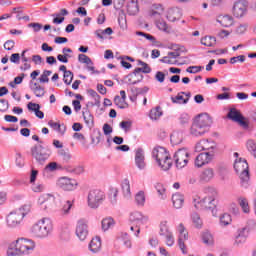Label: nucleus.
Wrapping results in <instances>:
<instances>
[{"label": "nucleus", "instance_id": "obj_64", "mask_svg": "<svg viewBox=\"0 0 256 256\" xmlns=\"http://www.w3.org/2000/svg\"><path fill=\"white\" fill-rule=\"evenodd\" d=\"M7 109H9V101H7L5 99H1L0 100V112L5 113V111H7Z\"/></svg>", "mask_w": 256, "mask_h": 256}, {"label": "nucleus", "instance_id": "obj_61", "mask_svg": "<svg viewBox=\"0 0 256 256\" xmlns=\"http://www.w3.org/2000/svg\"><path fill=\"white\" fill-rule=\"evenodd\" d=\"M136 35L140 37H145V39H147V41H151V43H156L157 41V39H155L153 35L147 34L145 32L137 31Z\"/></svg>", "mask_w": 256, "mask_h": 256}, {"label": "nucleus", "instance_id": "obj_24", "mask_svg": "<svg viewBox=\"0 0 256 256\" xmlns=\"http://www.w3.org/2000/svg\"><path fill=\"white\" fill-rule=\"evenodd\" d=\"M59 71L64 72L63 81L65 85H71V83H73V77H74L73 72H71L70 70H67V66L65 65H61L59 67Z\"/></svg>", "mask_w": 256, "mask_h": 256}, {"label": "nucleus", "instance_id": "obj_2", "mask_svg": "<svg viewBox=\"0 0 256 256\" xmlns=\"http://www.w3.org/2000/svg\"><path fill=\"white\" fill-rule=\"evenodd\" d=\"M211 125H213L211 117L208 114H200L194 119L190 127V135L192 137H203L205 133H209Z\"/></svg>", "mask_w": 256, "mask_h": 256}, {"label": "nucleus", "instance_id": "obj_8", "mask_svg": "<svg viewBox=\"0 0 256 256\" xmlns=\"http://www.w3.org/2000/svg\"><path fill=\"white\" fill-rule=\"evenodd\" d=\"M87 201L90 209H97L105 201V192L100 189H92L88 192Z\"/></svg>", "mask_w": 256, "mask_h": 256}, {"label": "nucleus", "instance_id": "obj_34", "mask_svg": "<svg viewBox=\"0 0 256 256\" xmlns=\"http://www.w3.org/2000/svg\"><path fill=\"white\" fill-rule=\"evenodd\" d=\"M121 187L124 197H126V199L131 198V184L129 183V180L125 179L122 182Z\"/></svg>", "mask_w": 256, "mask_h": 256}, {"label": "nucleus", "instance_id": "obj_60", "mask_svg": "<svg viewBox=\"0 0 256 256\" xmlns=\"http://www.w3.org/2000/svg\"><path fill=\"white\" fill-rule=\"evenodd\" d=\"M53 73L51 70H44L43 74L40 76V83H49V76Z\"/></svg>", "mask_w": 256, "mask_h": 256}, {"label": "nucleus", "instance_id": "obj_5", "mask_svg": "<svg viewBox=\"0 0 256 256\" xmlns=\"http://www.w3.org/2000/svg\"><path fill=\"white\" fill-rule=\"evenodd\" d=\"M152 157L163 171H169V169H171L173 160L171 159V156H169L167 149L161 146L155 147L152 151Z\"/></svg>", "mask_w": 256, "mask_h": 256}, {"label": "nucleus", "instance_id": "obj_21", "mask_svg": "<svg viewBox=\"0 0 256 256\" xmlns=\"http://www.w3.org/2000/svg\"><path fill=\"white\" fill-rule=\"evenodd\" d=\"M247 237H249L248 232L243 228L239 229L235 237L234 245H237V247H239V245H243V243L247 241Z\"/></svg>", "mask_w": 256, "mask_h": 256}, {"label": "nucleus", "instance_id": "obj_33", "mask_svg": "<svg viewBox=\"0 0 256 256\" xmlns=\"http://www.w3.org/2000/svg\"><path fill=\"white\" fill-rule=\"evenodd\" d=\"M138 65H141L142 68H136L134 70V75H137V73H145V74L151 73V67H149V64L141 60H138Z\"/></svg>", "mask_w": 256, "mask_h": 256}, {"label": "nucleus", "instance_id": "obj_38", "mask_svg": "<svg viewBox=\"0 0 256 256\" xmlns=\"http://www.w3.org/2000/svg\"><path fill=\"white\" fill-rule=\"evenodd\" d=\"M48 125L52 129H54V131H58V133H61L62 135L65 134V130H66L65 125H61V124H59L57 122H54L53 120H50L48 122Z\"/></svg>", "mask_w": 256, "mask_h": 256}, {"label": "nucleus", "instance_id": "obj_51", "mask_svg": "<svg viewBox=\"0 0 256 256\" xmlns=\"http://www.w3.org/2000/svg\"><path fill=\"white\" fill-rule=\"evenodd\" d=\"M170 233H172V232L169 231V226H167V222H162V223L160 224V232H159V235H160L161 237H166V236L170 235Z\"/></svg>", "mask_w": 256, "mask_h": 256}, {"label": "nucleus", "instance_id": "obj_15", "mask_svg": "<svg viewBox=\"0 0 256 256\" xmlns=\"http://www.w3.org/2000/svg\"><path fill=\"white\" fill-rule=\"evenodd\" d=\"M247 7H249V3L246 0L236 1L233 6L234 17H243L247 13Z\"/></svg>", "mask_w": 256, "mask_h": 256}, {"label": "nucleus", "instance_id": "obj_30", "mask_svg": "<svg viewBox=\"0 0 256 256\" xmlns=\"http://www.w3.org/2000/svg\"><path fill=\"white\" fill-rule=\"evenodd\" d=\"M78 61L79 63H84L85 65H88V71H95V67H93V61L91 60V58H89V56L85 54H79Z\"/></svg>", "mask_w": 256, "mask_h": 256}, {"label": "nucleus", "instance_id": "obj_42", "mask_svg": "<svg viewBox=\"0 0 256 256\" xmlns=\"http://www.w3.org/2000/svg\"><path fill=\"white\" fill-rule=\"evenodd\" d=\"M172 49H174V51L169 52L168 55L172 59H177V57H181V52H183L185 48L180 47L179 45H174V46H172Z\"/></svg>", "mask_w": 256, "mask_h": 256}, {"label": "nucleus", "instance_id": "obj_16", "mask_svg": "<svg viewBox=\"0 0 256 256\" xmlns=\"http://www.w3.org/2000/svg\"><path fill=\"white\" fill-rule=\"evenodd\" d=\"M213 157H215V153L213 152H202L195 159L196 167H203V165H208L213 161Z\"/></svg>", "mask_w": 256, "mask_h": 256}, {"label": "nucleus", "instance_id": "obj_56", "mask_svg": "<svg viewBox=\"0 0 256 256\" xmlns=\"http://www.w3.org/2000/svg\"><path fill=\"white\" fill-rule=\"evenodd\" d=\"M119 195V190L117 188H112L110 190V203L112 205H117V197Z\"/></svg>", "mask_w": 256, "mask_h": 256}, {"label": "nucleus", "instance_id": "obj_57", "mask_svg": "<svg viewBox=\"0 0 256 256\" xmlns=\"http://www.w3.org/2000/svg\"><path fill=\"white\" fill-rule=\"evenodd\" d=\"M88 93L93 97L95 105L99 107V105H101V96H99V94H97V92L93 89L88 90Z\"/></svg>", "mask_w": 256, "mask_h": 256}, {"label": "nucleus", "instance_id": "obj_10", "mask_svg": "<svg viewBox=\"0 0 256 256\" xmlns=\"http://www.w3.org/2000/svg\"><path fill=\"white\" fill-rule=\"evenodd\" d=\"M15 243L21 255H29L35 250V242L33 240L18 238Z\"/></svg>", "mask_w": 256, "mask_h": 256}, {"label": "nucleus", "instance_id": "obj_32", "mask_svg": "<svg viewBox=\"0 0 256 256\" xmlns=\"http://www.w3.org/2000/svg\"><path fill=\"white\" fill-rule=\"evenodd\" d=\"M127 13L128 15H137L139 13V4L137 0H131L127 4Z\"/></svg>", "mask_w": 256, "mask_h": 256}, {"label": "nucleus", "instance_id": "obj_41", "mask_svg": "<svg viewBox=\"0 0 256 256\" xmlns=\"http://www.w3.org/2000/svg\"><path fill=\"white\" fill-rule=\"evenodd\" d=\"M134 78H135V71H133L132 74H129L125 77V79H127L126 83H128V85H137V83H141L143 81V75H139L138 80H134Z\"/></svg>", "mask_w": 256, "mask_h": 256}, {"label": "nucleus", "instance_id": "obj_39", "mask_svg": "<svg viewBox=\"0 0 256 256\" xmlns=\"http://www.w3.org/2000/svg\"><path fill=\"white\" fill-rule=\"evenodd\" d=\"M192 223L196 229H201L203 227V220H201V216L198 213L194 212L191 215Z\"/></svg>", "mask_w": 256, "mask_h": 256}, {"label": "nucleus", "instance_id": "obj_18", "mask_svg": "<svg viewBox=\"0 0 256 256\" xmlns=\"http://www.w3.org/2000/svg\"><path fill=\"white\" fill-rule=\"evenodd\" d=\"M199 179L202 183H209L215 179V169L205 168L200 173Z\"/></svg>", "mask_w": 256, "mask_h": 256}, {"label": "nucleus", "instance_id": "obj_47", "mask_svg": "<svg viewBox=\"0 0 256 256\" xmlns=\"http://www.w3.org/2000/svg\"><path fill=\"white\" fill-rule=\"evenodd\" d=\"M161 115H163V111H161V108L159 106L153 108L150 111V119H152V121H157V119H159Z\"/></svg>", "mask_w": 256, "mask_h": 256}, {"label": "nucleus", "instance_id": "obj_50", "mask_svg": "<svg viewBox=\"0 0 256 256\" xmlns=\"http://www.w3.org/2000/svg\"><path fill=\"white\" fill-rule=\"evenodd\" d=\"M231 215L228 213H224L222 216H220V225L222 227H227V225H231Z\"/></svg>", "mask_w": 256, "mask_h": 256}, {"label": "nucleus", "instance_id": "obj_45", "mask_svg": "<svg viewBox=\"0 0 256 256\" xmlns=\"http://www.w3.org/2000/svg\"><path fill=\"white\" fill-rule=\"evenodd\" d=\"M115 225V220L113 218H104L102 220V229L103 231H109L111 227Z\"/></svg>", "mask_w": 256, "mask_h": 256}, {"label": "nucleus", "instance_id": "obj_63", "mask_svg": "<svg viewBox=\"0 0 256 256\" xmlns=\"http://www.w3.org/2000/svg\"><path fill=\"white\" fill-rule=\"evenodd\" d=\"M204 69L203 66H190L186 69V72L187 73H192V74H195V73H200V71Z\"/></svg>", "mask_w": 256, "mask_h": 256}, {"label": "nucleus", "instance_id": "obj_53", "mask_svg": "<svg viewBox=\"0 0 256 256\" xmlns=\"http://www.w3.org/2000/svg\"><path fill=\"white\" fill-rule=\"evenodd\" d=\"M202 241L205 245H213V235L211 232H204L202 235Z\"/></svg>", "mask_w": 256, "mask_h": 256}, {"label": "nucleus", "instance_id": "obj_25", "mask_svg": "<svg viewBox=\"0 0 256 256\" xmlns=\"http://www.w3.org/2000/svg\"><path fill=\"white\" fill-rule=\"evenodd\" d=\"M181 17H182L181 9L172 8V9L168 10V14H167L168 21H171L173 23L175 21H179V19H181Z\"/></svg>", "mask_w": 256, "mask_h": 256}, {"label": "nucleus", "instance_id": "obj_27", "mask_svg": "<svg viewBox=\"0 0 256 256\" xmlns=\"http://www.w3.org/2000/svg\"><path fill=\"white\" fill-rule=\"evenodd\" d=\"M217 23L222 27H231L233 25V17L229 15H220L217 17Z\"/></svg>", "mask_w": 256, "mask_h": 256}, {"label": "nucleus", "instance_id": "obj_7", "mask_svg": "<svg viewBox=\"0 0 256 256\" xmlns=\"http://www.w3.org/2000/svg\"><path fill=\"white\" fill-rule=\"evenodd\" d=\"M31 155L38 165H45L49 157H51V150L43 147V145H36L31 148Z\"/></svg>", "mask_w": 256, "mask_h": 256}, {"label": "nucleus", "instance_id": "obj_11", "mask_svg": "<svg viewBox=\"0 0 256 256\" xmlns=\"http://www.w3.org/2000/svg\"><path fill=\"white\" fill-rule=\"evenodd\" d=\"M174 161L177 169L187 167V163H189V151L187 148L178 149L174 154Z\"/></svg>", "mask_w": 256, "mask_h": 256}, {"label": "nucleus", "instance_id": "obj_46", "mask_svg": "<svg viewBox=\"0 0 256 256\" xmlns=\"http://www.w3.org/2000/svg\"><path fill=\"white\" fill-rule=\"evenodd\" d=\"M246 148L248 149L249 153H251V155H253V157H255V159H256V143H255V140L249 139L246 142Z\"/></svg>", "mask_w": 256, "mask_h": 256}, {"label": "nucleus", "instance_id": "obj_6", "mask_svg": "<svg viewBox=\"0 0 256 256\" xmlns=\"http://www.w3.org/2000/svg\"><path fill=\"white\" fill-rule=\"evenodd\" d=\"M234 171H236L237 175L240 177V185L243 189L249 188V164L247 160L243 158L236 159L234 162Z\"/></svg>", "mask_w": 256, "mask_h": 256}, {"label": "nucleus", "instance_id": "obj_23", "mask_svg": "<svg viewBox=\"0 0 256 256\" xmlns=\"http://www.w3.org/2000/svg\"><path fill=\"white\" fill-rule=\"evenodd\" d=\"M149 15L154 19H159L163 15V5L153 4L149 10Z\"/></svg>", "mask_w": 256, "mask_h": 256}, {"label": "nucleus", "instance_id": "obj_26", "mask_svg": "<svg viewBox=\"0 0 256 256\" xmlns=\"http://www.w3.org/2000/svg\"><path fill=\"white\" fill-rule=\"evenodd\" d=\"M27 108L29 111H34L36 117H38V119H43L45 117V113H43V111H41V105L37 104V103H33L30 102L27 105Z\"/></svg>", "mask_w": 256, "mask_h": 256}, {"label": "nucleus", "instance_id": "obj_48", "mask_svg": "<svg viewBox=\"0 0 256 256\" xmlns=\"http://www.w3.org/2000/svg\"><path fill=\"white\" fill-rule=\"evenodd\" d=\"M73 139H76V141H80V143H82L83 147H85L86 149H89V146L87 145V139L85 138V135H83L79 132H75L73 134Z\"/></svg>", "mask_w": 256, "mask_h": 256}, {"label": "nucleus", "instance_id": "obj_22", "mask_svg": "<svg viewBox=\"0 0 256 256\" xmlns=\"http://www.w3.org/2000/svg\"><path fill=\"white\" fill-rule=\"evenodd\" d=\"M66 15H69V11L65 8L61 9L59 13L52 14V17H54L52 23L54 25H61L65 21Z\"/></svg>", "mask_w": 256, "mask_h": 256}, {"label": "nucleus", "instance_id": "obj_37", "mask_svg": "<svg viewBox=\"0 0 256 256\" xmlns=\"http://www.w3.org/2000/svg\"><path fill=\"white\" fill-rule=\"evenodd\" d=\"M182 95H185V92H180L177 94L176 97H171L172 103H179L186 105V103H189V98H185Z\"/></svg>", "mask_w": 256, "mask_h": 256}, {"label": "nucleus", "instance_id": "obj_20", "mask_svg": "<svg viewBox=\"0 0 256 256\" xmlns=\"http://www.w3.org/2000/svg\"><path fill=\"white\" fill-rule=\"evenodd\" d=\"M82 115L87 127L90 129L95 127V118L93 117V114H91V111H89V108H84Z\"/></svg>", "mask_w": 256, "mask_h": 256}, {"label": "nucleus", "instance_id": "obj_43", "mask_svg": "<svg viewBox=\"0 0 256 256\" xmlns=\"http://www.w3.org/2000/svg\"><path fill=\"white\" fill-rule=\"evenodd\" d=\"M114 104L117 105L119 109H127L128 107L127 101L119 95L114 97Z\"/></svg>", "mask_w": 256, "mask_h": 256}, {"label": "nucleus", "instance_id": "obj_4", "mask_svg": "<svg viewBox=\"0 0 256 256\" xmlns=\"http://www.w3.org/2000/svg\"><path fill=\"white\" fill-rule=\"evenodd\" d=\"M31 213V205H23L22 207L10 212L6 217L7 227L15 229L23 223V219Z\"/></svg>", "mask_w": 256, "mask_h": 256}, {"label": "nucleus", "instance_id": "obj_3", "mask_svg": "<svg viewBox=\"0 0 256 256\" xmlns=\"http://www.w3.org/2000/svg\"><path fill=\"white\" fill-rule=\"evenodd\" d=\"M30 231L36 239H47L53 233V220L49 217L41 218L33 224Z\"/></svg>", "mask_w": 256, "mask_h": 256}, {"label": "nucleus", "instance_id": "obj_29", "mask_svg": "<svg viewBox=\"0 0 256 256\" xmlns=\"http://www.w3.org/2000/svg\"><path fill=\"white\" fill-rule=\"evenodd\" d=\"M89 250L92 253H99L101 251V238L95 237L89 243Z\"/></svg>", "mask_w": 256, "mask_h": 256}, {"label": "nucleus", "instance_id": "obj_44", "mask_svg": "<svg viewBox=\"0 0 256 256\" xmlns=\"http://www.w3.org/2000/svg\"><path fill=\"white\" fill-rule=\"evenodd\" d=\"M202 145L204 147V151H208V153H215V143L213 141H209V140H202Z\"/></svg>", "mask_w": 256, "mask_h": 256}, {"label": "nucleus", "instance_id": "obj_14", "mask_svg": "<svg viewBox=\"0 0 256 256\" xmlns=\"http://www.w3.org/2000/svg\"><path fill=\"white\" fill-rule=\"evenodd\" d=\"M89 235V226L87 225V220L80 219L76 225V236L80 241H85Z\"/></svg>", "mask_w": 256, "mask_h": 256}, {"label": "nucleus", "instance_id": "obj_40", "mask_svg": "<svg viewBox=\"0 0 256 256\" xmlns=\"http://www.w3.org/2000/svg\"><path fill=\"white\" fill-rule=\"evenodd\" d=\"M19 255H21V252L19 251L17 244L15 242H12L8 247L7 256H19Z\"/></svg>", "mask_w": 256, "mask_h": 256}, {"label": "nucleus", "instance_id": "obj_35", "mask_svg": "<svg viewBox=\"0 0 256 256\" xmlns=\"http://www.w3.org/2000/svg\"><path fill=\"white\" fill-rule=\"evenodd\" d=\"M170 141L172 145H180V143H183V133L173 132L170 136Z\"/></svg>", "mask_w": 256, "mask_h": 256}, {"label": "nucleus", "instance_id": "obj_28", "mask_svg": "<svg viewBox=\"0 0 256 256\" xmlns=\"http://www.w3.org/2000/svg\"><path fill=\"white\" fill-rule=\"evenodd\" d=\"M71 207H73V201L66 200L61 203L60 214L63 217H67L71 213Z\"/></svg>", "mask_w": 256, "mask_h": 256}, {"label": "nucleus", "instance_id": "obj_31", "mask_svg": "<svg viewBox=\"0 0 256 256\" xmlns=\"http://www.w3.org/2000/svg\"><path fill=\"white\" fill-rule=\"evenodd\" d=\"M172 202L175 209H181V207H183V203L185 202V197L180 193H176L172 196Z\"/></svg>", "mask_w": 256, "mask_h": 256}, {"label": "nucleus", "instance_id": "obj_62", "mask_svg": "<svg viewBox=\"0 0 256 256\" xmlns=\"http://www.w3.org/2000/svg\"><path fill=\"white\" fill-rule=\"evenodd\" d=\"M155 189H156L157 193L161 196V199L166 198V196H165V186H163V184L157 183L155 185Z\"/></svg>", "mask_w": 256, "mask_h": 256}, {"label": "nucleus", "instance_id": "obj_54", "mask_svg": "<svg viewBox=\"0 0 256 256\" xmlns=\"http://www.w3.org/2000/svg\"><path fill=\"white\" fill-rule=\"evenodd\" d=\"M178 120H179L180 125H182L184 127L185 125H189V121H191V116H189V114H187V113H182L179 116Z\"/></svg>", "mask_w": 256, "mask_h": 256}, {"label": "nucleus", "instance_id": "obj_9", "mask_svg": "<svg viewBox=\"0 0 256 256\" xmlns=\"http://www.w3.org/2000/svg\"><path fill=\"white\" fill-rule=\"evenodd\" d=\"M130 223L136 227L135 237H139V233H141V226L146 225L147 221H149V217L145 216L141 212H132L130 214Z\"/></svg>", "mask_w": 256, "mask_h": 256}, {"label": "nucleus", "instance_id": "obj_52", "mask_svg": "<svg viewBox=\"0 0 256 256\" xmlns=\"http://www.w3.org/2000/svg\"><path fill=\"white\" fill-rule=\"evenodd\" d=\"M31 189L34 193H43L45 191V184L43 183H32Z\"/></svg>", "mask_w": 256, "mask_h": 256}, {"label": "nucleus", "instance_id": "obj_55", "mask_svg": "<svg viewBox=\"0 0 256 256\" xmlns=\"http://www.w3.org/2000/svg\"><path fill=\"white\" fill-rule=\"evenodd\" d=\"M58 155L62 157L65 163H69V161H71V153H69V150L61 149L58 151Z\"/></svg>", "mask_w": 256, "mask_h": 256}, {"label": "nucleus", "instance_id": "obj_36", "mask_svg": "<svg viewBox=\"0 0 256 256\" xmlns=\"http://www.w3.org/2000/svg\"><path fill=\"white\" fill-rule=\"evenodd\" d=\"M217 43V39L212 36H206L201 39V45H204L205 47H215Z\"/></svg>", "mask_w": 256, "mask_h": 256}, {"label": "nucleus", "instance_id": "obj_12", "mask_svg": "<svg viewBox=\"0 0 256 256\" xmlns=\"http://www.w3.org/2000/svg\"><path fill=\"white\" fill-rule=\"evenodd\" d=\"M56 185L59 189H62V191H75L79 183L73 178L64 176L57 180Z\"/></svg>", "mask_w": 256, "mask_h": 256}, {"label": "nucleus", "instance_id": "obj_19", "mask_svg": "<svg viewBox=\"0 0 256 256\" xmlns=\"http://www.w3.org/2000/svg\"><path fill=\"white\" fill-rule=\"evenodd\" d=\"M135 165L138 169L143 170L146 167L145 164V151L143 148H138L135 153Z\"/></svg>", "mask_w": 256, "mask_h": 256}, {"label": "nucleus", "instance_id": "obj_58", "mask_svg": "<svg viewBox=\"0 0 256 256\" xmlns=\"http://www.w3.org/2000/svg\"><path fill=\"white\" fill-rule=\"evenodd\" d=\"M240 207L244 213H249V202L245 198H239L238 200Z\"/></svg>", "mask_w": 256, "mask_h": 256}, {"label": "nucleus", "instance_id": "obj_59", "mask_svg": "<svg viewBox=\"0 0 256 256\" xmlns=\"http://www.w3.org/2000/svg\"><path fill=\"white\" fill-rule=\"evenodd\" d=\"M242 229H245L248 234L251 233V231H255L256 229L255 220H248L246 226L243 227Z\"/></svg>", "mask_w": 256, "mask_h": 256}, {"label": "nucleus", "instance_id": "obj_13", "mask_svg": "<svg viewBox=\"0 0 256 256\" xmlns=\"http://www.w3.org/2000/svg\"><path fill=\"white\" fill-rule=\"evenodd\" d=\"M228 119L231 121H234V123H239L241 127H249V123L245 121V117H243V114L237 108H231L227 114Z\"/></svg>", "mask_w": 256, "mask_h": 256}, {"label": "nucleus", "instance_id": "obj_17", "mask_svg": "<svg viewBox=\"0 0 256 256\" xmlns=\"http://www.w3.org/2000/svg\"><path fill=\"white\" fill-rule=\"evenodd\" d=\"M177 230L179 233L178 245H179V248L181 249L182 253L185 254V253H187L185 251V241H187V239H189V232H187L183 223L179 224Z\"/></svg>", "mask_w": 256, "mask_h": 256}, {"label": "nucleus", "instance_id": "obj_49", "mask_svg": "<svg viewBox=\"0 0 256 256\" xmlns=\"http://www.w3.org/2000/svg\"><path fill=\"white\" fill-rule=\"evenodd\" d=\"M135 202L139 207H143L145 205V192H138L135 196Z\"/></svg>", "mask_w": 256, "mask_h": 256}, {"label": "nucleus", "instance_id": "obj_1", "mask_svg": "<svg viewBox=\"0 0 256 256\" xmlns=\"http://www.w3.org/2000/svg\"><path fill=\"white\" fill-rule=\"evenodd\" d=\"M217 199H219V192L215 188H208L202 200L199 197L193 198L194 207L195 209H208L213 213L217 208Z\"/></svg>", "mask_w": 256, "mask_h": 256}]
</instances>
